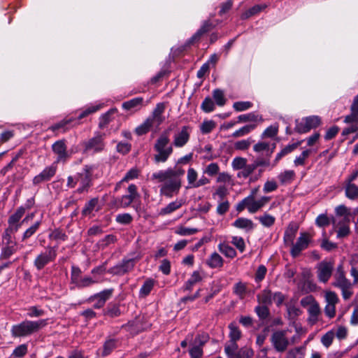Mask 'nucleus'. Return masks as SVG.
<instances>
[{
  "label": "nucleus",
  "mask_w": 358,
  "mask_h": 358,
  "mask_svg": "<svg viewBox=\"0 0 358 358\" xmlns=\"http://www.w3.org/2000/svg\"><path fill=\"white\" fill-rule=\"evenodd\" d=\"M247 208L250 213H255L258 211L256 199L252 196H248L239 203H237L236 209L238 212L243 211Z\"/></svg>",
  "instance_id": "14"
},
{
  "label": "nucleus",
  "mask_w": 358,
  "mask_h": 358,
  "mask_svg": "<svg viewBox=\"0 0 358 358\" xmlns=\"http://www.w3.org/2000/svg\"><path fill=\"white\" fill-rule=\"evenodd\" d=\"M25 213V208L24 207H20L17 209V210L13 213L8 219V224L10 225V227L13 229L15 231H17L20 225L22 224H18V222L22 218L23 215Z\"/></svg>",
  "instance_id": "20"
},
{
  "label": "nucleus",
  "mask_w": 358,
  "mask_h": 358,
  "mask_svg": "<svg viewBox=\"0 0 358 358\" xmlns=\"http://www.w3.org/2000/svg\"><path fill=\"white\" fill-rule=\"evenodd\" d=\"M207 341L206 337L198 336L195 338L194 345L189 348L191 358H201L203 355V345Z\"/></svg>",
  "instance_id": "13"
},
{
  "label": "nucleus",
  "mask_w": 358,
  "mask_h": 358,
  "mask_svg": "<svg viewBox=\"0 0 358 358\" xmlns=\"http://www.w3.org/2000/svg\"><path fill=\"white\" fill-rule=\"evenodd\" d=\"M336 217L338 220L341 222H350V210L344 205H340L335 209Z\"/></svg>",
  "instance_id": "23"
},
{
  "label": "nucleus",
  "mask_w": 358,
  "mask_h": 358,
  "mask_svg": "<svg viewBox=\"0 0 358 358\" xmlns=\"http://www.w3.org/2000/svg\"><path fill=\"white\" fill-rule=\"evenodd\" d=\"M333 226L334 229L338 228L337 237L343 238L347 236L350 233V228L348 226L349 222L344 221L341 222L338 220L337 218H334L332 220Z\"/></svg>",
  "instance_id": "21"
},
{
  "label": "nucleus",
  "mask_w": 358,
  "mask_h": 358,
  "mask_svg": "<svg viewBox=\"0 0 358 358\" xmlns=\"http://www.w3.org/2000/svg\"><path fill=\"white\" fill-rule=\"evenodd\" d=\"M96 282H98L97 280L90 276H84L79 280L76 286L79 288H83L90 287Z\"/></svg>",
  "instance_id": "47"
},
{
  "label": "nucleus",
  "mask_w": 358,
  "mask_h": 358,
  "mask_svg": "<svg viewBox=\"0 0 358 358\" xmlns=\"http://www.w3.org/2000/svg\"><path fill=\"white\" fill-rule=\"evenodd\" d=\"M155 282V280L152 278L147 279L140 289L139 296L141 297L147 296L153 289Z\"/></svg>",
  "instance_id": "33"
},
{
  "label": "nucleus",
  "mask_w": 358,
  "mask_h": 358,
  "mask_svg": "<svg viewBox=\"0 0 358 358\" xmlns=\"http://www.w3.org/2000/svg\"><path fill=\"white\" fill-rule=\"evenodd\" d=\"M259 222L266 227H270L275 223V218L267 213H264L263 215L258 218Z\"/></svg>",
  "instance_id": "52"
},
{
  "label": "nucleus",
  "mask_w": 358,
  "mask_h": 358,
  "mask_svg": "<svg viewBox=\"0 0 358 358\" xmlns=\"http://www.w3.org/2000/svg\"><path fill=\"white\" fill-rule=\"evenodd\" d=\"M310 152H311L310 150H306L303 151L299 156H297L295 158V159L294 161V165L296 166L304 165L305 161L310 155Z\"/></svg>",
  "instance_id": "58"
},
{
  "label": "nucleus",
  "mask_w": 358,
  "mask_h": 358,
  "mask_svg": "<svg viewBox=\"0 0 358 358\" xmlns=\"http://www.w3.org/2000/svg\"><path fill=\"white\" fill-rule=\"evenodd\" d=\"M238 350V345L236 341H231L227 343L224 347V351L229 358H233Z\"/></svg>",
  "instance_id": "45"
},
{
  "label": "nucleus",
  "mask_w": 358,
  "mask_h": 358,
  "mask_svg": "<svg viewBox=\"0 0 358 358\" xmlns=\"http://www.w3.org/2000/svg\"><path fill=\"white\" fill-rule=\"evenodd\" d=\"M103 106L101 103H94L91 106H87L78 116V119H82L88 115L93 113L99 109H101Z\"/></svg>",
  "instance_id": "49"
},
{
  "label": "nucleus",
  "mask_w": 358,
  "mask_h": 358,
  "mask_svg": "<svg viewBox=\"0 0 358 358\" xmlns=\"http://www.w3.org/2000/svg\"><path fill=\"white\" fill-rule=\"evenodd\" d=\"M48 324V320L41 319L36 321L24 320L12 327L10 332L13 337H27L37 333Z\"/></svg>",
  "instance_id": "2"
},
{
  "label": "nucleus",
  "mask_w": 358,
  "mask_h": 358,
  "mask_svg": "<svg viewBox=\"0 0 358 358\" xmlns=\"http://www.w3.org/2000/svg\"><path fill=\"white\" fill-rule=\"evenodd\" d=\"M267 6L266 4H262V5H255L250 8V9L245 11L241 15V19L246 20L249 17L260 13L262 10H264Z\"/></svg>",
  "instance_id": "34"
},
{
  "label": "nucleus",
  "mask_w": 358,
  "mask_h": 358,
  "mask_svg": "<svg viewBox=\"0 0 358 358\" xmlns=\"http://www.w3.org/2000/svg\"><path fill=\"white\" fill-rule=\"evenodd\" d=\"M234 293L240 299H243L248 293L247 285L242 282L236 283L234 286Z\"/></svg>",
  "instance_id": "39"
},
{
  "label": "nucleus",
  "mask_w": 358,
  "mask_h": 358,
  "mask_svg": "<svg viewBox=\"0 0 358 358\" xmlns=\"http://www.w3.org/2000/svg\"><path fill=\"white\" fill-rule=\"evenodd\" d=\"M198 231L199 230L196 228H189L183 226H179L176 229L175 233L180 236H190L197 233Z\"/></svg>",
  "instance_id": "50"
},
{
  "label": "nucleus",
  "mask_w": 358,
  "mask_h": 358,
  "mask_svg": "<svg viewBox=\"0 0 358 358\" xmlns=\"http://www.w3.org/2000/svg\"><path fill=\"white\" fill-rule=\"evenodd\" d=\"M55 154L57 155L56 164L59 162H64L69 155L66 152V146L64 141H57L52 146Z\"/></svg>",
  "instance_id": "17"
},
{
  "label": "nucleus",
  "mask_w": 358,
  "mask_h": 358,
  "mask_svg": "<svg viewBox=\"0 0 358 358\" xmlns=\"http://www.w3.org/2000/svg\"><path fill=\"white\" fill-rule=\"evenodd\" d=\"M152 126V120L148 118L143 123L136 128L135 131L137 135L141 136L148 133Z\"/></svg>",
  "instance_id": "44"
},
{
  "label": "nucleus",
  "mask_w": 358,
  "mask_h": 358,
  "mask_svg": "<svg viewBox=\"0 0 358 358\" xmlns=\"http://www.w3.org/2000/svg\"><path fill=\"white\" fill-rule=\"evenodd\" d=\"M231 243L241 252H243L245 249V243L242 237L233 236Z\"/></svg>",
  "instance_id": "60"
},
{
  "label": "nucleus",
  "mask_w": 358,
  "mask_h": 358,
  "mask_svg": "<svg viewBox=\"0 0 358 358\" xmlns=\"http://www.w3.org/2000/svg\"><path fill=\"white\" fill-rule=\"evenodd\" d=\"M229 329L230 340L236 341L239 340L241 336V331H240L236 324L231 323L229 325Z\"/></svg>",
  "instance_id": "46"
},
{
  "label": "nucleus",
  "mask_w": 358,
  "mask_h": 358,
  "mask_svg": "<svg viewBox=\"0 0 358 358\" xmlns=\"http://www.w3.org/2000/svg\"><path fill=\"white\" fill-rule=\"evenodd\" d=\"M98 203L96 199H92L87 202L83 210V214L84 215H90L94 210Z\"/></svg>",
  "instance_id": "53"
},
{
  "label": "nucleus",
  "mask_w": 358,
  "mask_h": 358,
  "mask_svg": "<svg viewBox=\"0 0 358 358\" xmlns=\"http://www.w3.org/2000/svg\"><path fill=\"white\" fill-rule=\"evenodd\" d=\"M297 229L294 227H289L285 231L284 241L287 245H294V240L296 236Z\"/></svg>",
  "instance_id": "43"
},
{
  "label": "nucleus",
  "mask_w": 358,
  "mask_h": 358,
  "mask_svg": "<svg viewBox=\"0 0 358 358\" xmlns=\"http://www.w3.org/2000/svg\"><path fill=\"white\" fill-rule=\"evenodd\" d=\"M164 110L165 104L164 103H159L157 104L152 112V117H150L152 120V124H156L157 126H159L165 120L166 118L163 115Z\"/></svg>",
  "instance_id": "18"
},
{
  "label": "nucleus",
  "mask_w": 358,
  "mask_h": 358,
  "mask_svg": "<svg viewBox=\"0 0 358 358\" xmlns=\"http://www.w3.org/2000/svg\"><path fill=\"white\" fill-rule=\"evenodd\" d=\"M311 236L307 233H301L295 244L290 250L292 257L298 256L301 252L306 249L310 242Z\"/></svg>",
  "instance_id": "9"
},
{
  "label": "nucleus",
  "mask_w": 358,
  "mask_h": 358,
  "mask_svg": "<svg viewBox=\"0 0 358 358\" xmlns=\"http://www.w3.org/2000/svg\"><path fill=\"white\" fill-rule=\"evenodd\" d=\"M211 28L212 24L210 22H204L201 27L189 39V43H193L195 41H198L203 34L210 31Z\"/></svg>",
  "instance_id": "31"
},
{
  "label": "nucleus",
  "mask_w": 358,
  "mask_h": 358,
  "mask_svg": "<svg viewBox=\"0 0 358 358\" xmlns=\"http://www.w3.org/2000/svg\"><path fill=\"white\" fill-rule=\"evenodd\" d=\"M273 295L269 289H264L257 295V300L259 303L268 306L273 303Z\"/></svg>",
  "instance_id": "32"
},
{
  "label": "nucleus",
  "mask_w": 358,
  "mask_h": 358,
  "mask_svg": "<svg viewBox=\"0 0 358 358\" xmlns=\"http://www.w3.org/2000/svg\"><path fill=\"white\" fill-rule=\"evenodd\" d=\"M229 194L227 188L224 185H220L213 194V199H219L224 201V198Z\"/></svg>",
  "instance_id": "54"
},
{
  "label": "nucleus",
  "mask_w": 358,
  "mask_h": 358,
  "mask_svg": "<svg viewBox=\"0 0 358 358\" xmlns=\"http://www.w3.org/2000/svg\"><path fill=\"white\" fill-rule=\"evenodd\" d=\"M295 177V172L292 170H286L281 172L278 178L282 184L290 183Z\"/></svg>",
  "instance_id": "38"
},
{
  "label": "nucleus",
  "mask_w": 358,
  "mask_h": 358,
  "mask_svg": "<svg viewBox=\"0 0 358 358\" xmlns=\"http://www.w3.org/2000/svg\"><path fill=\"white\" fill-rule=\"evenodd\" d=\"M275 143L262 141L256 143L253 147V150L256 152H265L266 155L269 157L273 152L275 148Z\"/></svg>",
  "instance_id": "19"
},
{
  "label": "nucleus",
  "mask_w": 358,
  "mask_h": 358,
  "mask_svg": "<svg viewBox=\"0 0 358 358\" xmlns=\"http://www.w3.org/2000/svg\"><path fill=\"white\" fill-rule=\"evenodd\" d=\"M134 259H124L121 263L110 268L108 270V273L113 275H122L127 272L131 271L134 268Z\"/></svg>",
  "instance_id": "10"
},
{
  "label": "nucleus",
  "mask_w": 358,
  "mask_h": 358,
  "mask_svg": "<svg viewBox=\"0 0 358 358\" xmlns=\"http://www.w3.org/2000/svg\"><path fill=\"white\" fill-rule=\"evenodd\" d=\"M253 351L248 348H243L240 350L238 349L233 358H250L252 356Z\"/></svg>",
  "instance_id": "57"
},
{
  "label": "nucleus",
  "mask_w": 358,
  "mask_h": 358,
  "mask_svg": "<svg viewBox=\"0 0 358 358\" xmlns=\"http://www.w3.org/2000/svg\"><path fill=\"white\" fill-rule=\"evenodd\" d=\"M143 101L142 97H136L129 101H125L122 103V108L125 110H131L134 108H139Z\"/></svg>",
  "instance_id": "36"
},
{
  "label": "nucleus",
  "mask_w": 358,
  "mask_h": 358,
  "mask_svg": "<svg viewBox=\"0 0 358 358\" xmlns=\"http://www.w3.org/2000/svg\"><path fill=\"white\" fill-rule=\"evenodd\" d=\"M271 341L276 351L284 352L289 345L287 331H275L271 336Z\"/></svg>",
  "instance_id": "7"
},
{
  "label": "nucleus",
  "mask_w": 358,
  "mask_h": 358,
  "mask_svg": "<svg viewBox=\"0 0 358 358\" xmlns=\"http://www.w3.org/2000/svg\"><path fill=\"white\" fill-rule=\"evenodd\" d=\"M334 285L335 286L338 287L340 289L351 287L350 282L345 277L343 271L340 270H338Z\"/></svg>",
  "instance_id": "37"
},
{
  "label": "nucleus",
  "mask_w": 358,
  "mask_h": 358,
  "mask_svg": "<svg viewBox=\"0 0 358 358\" xmlns=\"http://www.w3.org/2000/svg\"><path fill=\"white\" fill-rule=\"evenodd\" d=\"M134 199L131 197V196L124 195L118 200H116L117 202V206L121 207V208H126L129 206L133 201Z\"/></svg>",
  "instance_id": "59"
},
{
  "label": "nucleus",
  "mask_w": 358,
  "mask_h": 358,
  "mask_svg": "<svg viewBox=\"0 0 358 358\" xmlns=\"http://www.w3.org/2000/svg\"><path fill=\"white\" fill-rule=\"evenodd\" d=\"M203 280V273L199 271L192 273L190 278L185 282L184 288L185 290H191L193 286Z\"/></svg>",
  "instance_id": "24"
},
{
  "label": "nucleus",
  "mask_w": 358,
  "mask_h": 358,
  "mask_svg": "<svg viewBox=\"0 0 358 358\" xmlns=\"http://www.w3.org/2000/svg\"><path fill=\"white\" fill-rule=\"evenodd\" d=\"M57 165L54 162L52 165L45 168L42 172L36 176L33 179L34 185H38L43 182L50 180L56 173Z\"/></svg>",
  "instance_id": "11"
},
{
  "label": "nucleus",
  "mask_w": 358,
  "mask_h": 358,
  "mask_svg": "<svg viewBox=\"0 0 358 358\" xmlns=\"http://www.w3.org/2000/svg\"><path fill=\"white\" fill-rule=\"evenodd\" d=\"M187 188H199L210 183V180L203 175L198 179V172L192 167L187 169Z\"/></svg>",
  "instance_id": "5"
},
{
  "label": "nucleus",
  "mask_w": 358,
  "mask_h": 358,
  "mask_svg": "<svg viewBox=\"0 0 358 358\" xmlns=\"http://www.w3.org/2000/svg\"><path fill=\"white\" fill-rule=\"evenodd\" d=\"M92 175V167L86 166L80 173L76 176V180L80 187L78 188V192L82 193L85 191L90 185Z\"/></svg>",
  "instance_id": "8"
},
{
  "label": "nucleus",
  "mask_w": 358,
  "mask_h": 358,
  "mask_svg": "<svg viewBox=\"0 0 358 358\" xmlns=\"http://www.w3.org/2000/svg\"><path fill=\"white\" fill-rule=\"evenodd\" d=\"M241 171L238 173V178H246L248 177L255 169V166L252 164H247L245 166V167L242 168L241 169Z\"/></svg>",
  "instance_id": "63"
},
{
  "label": "nucleus",
  "mask_w": 358,
  "mask_h": 358,
  "mask_svg": "<svg viewBox=\"0 0 358 358\" xmlns=\"http://www.w3.org/2000/svg\"><path fill=\"white\" fill-rule=\"evenodd\" d=\"M206 264L210 268H219L222 267L224 264V259L217 252H214L206 260Z\"/></svg>",
  "instance_id": "22"
},
{
  "label": "nucleus",
  "mask_w": 358,
  "mask_h": 358,
  "mask_svg": "<svg viewBox=\"0 0 358 358\" xmlns=\"http://www.w3.org/2000/svg\"><path fill=\"white\" fill-rule=\"evenodd\" d=\"M113 293L112 289H105L98 294L92 296L90 298L91 301H94V307L100 308L103 307L106 301L111 296Z\"/></svg>",
  "instance_id": "15"
},
{
  "label": "nucleus",
  "mask_w": 358,
  "mask_h": 358,
  "mask_svg": "<svg viewBox=\"0 0 358 358\" xmlns=\"http://www.w3.org/2000/svg\"><path fill=\"white\" fill-rule=\"evenodd\" d=\"M233 225L236 228L245 229L246 231L252 230L254 228V224L252 221L244 217L238 218L236 220H235Z\"/></svg>",
  "instance_id": "29"
},
{
  "label": "nucleus",
  "mask_w": 358,
  "mask_h": 358,
  "mask_svg": "<svg viewBox=\"0 0 358 358\" xmlns=\"http://www.w3.org/2000/svg\"><path fill=\"white\" fill-rule=\"evenodd\" d=\"M245 165H247V160L243 157H235L231 162L232 168L234 170H241Z\"/></svg>",
  "instance_id": "64"
},
{
  "label": "nucleus",
  "mask_w": 358,
  "mask_h": 358,
  "mask_svg": "<svg viewBox=\"0 0 358 358\" xmlns=\"http://www.w3.org/2000/svg\"><path fill=\"white\" fill-rule=\"evenodd\" d=\"M333 265L329 262H321L317 268V276L322 282L328 281L331 275Z\"/></svg>",
  "instance_id": "16"
},
{
  "label": "nucleus",
  "mask_w": 358,
  "mask_h": 358,
  "mask_svg": "<svg viewBox=\"0 0 358 358\" xmlns=\"http://www.w3.org/2000/svg\"><path fill=\"white\" fill-rule=\"evenodd\" d=\"M220 166L217 163L213 162L206 166L203 170V173L209 176H214L219 173Z\"/></svg>",
  "instance_id": "55"
},
{
  "label": "nucleus",
  "mask_w": 358,
  "mask_h": 358,
  "mask_svg": "<svg viewBox=\"0 0 358 358\" xmlns=\"http://www.w3.org/2000/svg\"><path fill=\"white\" fill-rule=\"evenodd\" d=\"M104 134L97 132L95 136L83 143L85 152H99L103 150L105 148Z\"/></svg>",
  "instance_id": "4"
},
{
  "label": "nucleus",
  "mask_w": 358,
  "mask_h": 358,
  "mask_svg": "<svg viewBox=\"0 0 358 358\" xmlns=\"http://www.w3.org/2000/svg\"><path fill=\"white\" fill-rule=\"evenodd\" d=\"M298 145H299V143H293V144L288 145L286 147H285L283 149H282L280 150V152H279L276 155L274 162L271 166V169L273 168L282 157L287 155V154H289V153L292 152L293 150H294L298 147Z\"/></svg>",
  "instance_id": "27"
},
{
  "label": "nucleus",
  "mask_w": 358,
  "mask_h": 358,
  "mask_svg": "<svg viewBox=\"0 0 358 358\" xmlns=\"http://www.w3.org/2000/svg\"><path fill=\"white\" fill-rule=\"evenodd\" d=\"M183 204L182 199H177L174 201L171 202L166 206L160 210V215H165L171 214L176 210L179 209Z\"/></svg>",
  "instance_id": "25"
},
{
  "label": "nucleus",
  "mask_w": 358,
  "mask_h": 358,
  "mask_svg": "<svg viewBox=\"0 0 358 358\" xmlns=\"http://www.w3.org/2000/svg\"><path fill=\"white\" fill-rule=\"evenodd\" d=\"M256 127L255 124H248L245 125L241 129L235 131L231 136L234 138H239L241 136H244L251 132Z\"/></svg>",
  "instance_id": "42"
},
{
  "label": "nucleus",
  "mask_w": 358,
  "mask_h": 358,
  "mask_svg": "<svg viewBox=\"0 0 358 358\" xmlns=\"http://www.w3.org/2000/svg\"><path fill=\"white\" fill-rule=\"evenodd\" d=\"M139 174V171L137 169L133 168L130 169L124 176V177L116 185L115 190H117L121 183L124 182H129V180L137 178Z\"/></svg>",
  "instance_id": "40"
},
{
  "label": "nucleus",
  "mask_w": 358,
  "mask_h": 358,
  "mask_svg": "<svg viewBox=\"0 0 358 358\" xmlns=\"http://www.w3.org/2000/svg\"><path fill=\"white\" fill-rule=\"evenodd\" d=\"M56 256V250L54 248L48 247L36 257L34 260V266L38 270H41L45 265L53 261Z\"/></svg>",
  "instance_id": "6"
},
{
  "label": "nucleus",
  "mask_w": 358,
  "mask_h": 358,
  "mask_svg": "<svg viewBox=\"0 0 358 358\" xmlns=\"http://www.w3.org/2000/svg\"><path fill=\"white\" fill-rule=\"evenodd\" d=\"M81 270L76 266L71 267V280L75 285L78 283L81 277Z\"/></svg>",
  "instance_id": "61"
},
{
  "label": "nucleus",
  "mask_w": 358,
  "mask_h": 358,
  "mask_svg": "<svg viewBox=\"0 0 358 358\" xmlns=\"http://www.w3.org/2000/svg\"><path fill=\"white\" fill-rule=\"evenodd\" d=\"M306 355V348L304 347H298L288 351L286 358H304Z\"/></svg>",
  "instance_id": "41"
},
{
  "label": "nucleus",
  "mask_w": 358,
  "mask_h": 358,
  "mask_svg": "<svg viewBox=\"0 0 358 358\" xmlns=\"http://www.w3.org/2000/svg\"><path fill=\"white\" fill-rule=\"evenodd\" d=\"M219 251L228 258L233 259L236 256V252L231 246L224 243L218 245Z\"/></svg>",
  "instance_id": "35"
},
{
  "label": "nucleus",
  "mask_w": 358,
  "mask_h": 358,
  "mask_svg": "<svg viewBox=\"0 0 358 358\" xmlns=\"http://www.w3.org/2000/svg\"><path fill=\"white\" fill-rule=\"evenodd\" d=\"M169 131L163 132L157 140L155 145V150L157 152L155 155L154 159L157 163L165 162L169 159V156L173 152V148L171 145L168 146L169 143Z\"/></svg>",
  "instance_id": "3"
},
{
  "label": "nucleus",
  "mask_w": 358,
  "mask_h": 358,
  "mask_svg": "<svg viewBox=\"0 0 358 358\" xmlns=\"http://www.w3.org/2000/svg\"><path fill=\"white\" fill-rule=\"evenodd\" d=\"M213 97L217 105L222 106L225 104L226 99L222 90L216 89L213 92Z\"/></svg>",
  "instance_id": "51"
},
{
  "label": "nucleus",
  "mask_w": 358,
  "mask_h": 358,
  "mask_svg": "<svg viewBox=\"0 0 358 358\" xmlns=\"http://www.w3.org/2000/svg\"><path fill=\"white\" fill-rule=\"evenodd\" d=\"M306 127L301 128V131H309L310 129L317 127L320 124V118L318 116L313 115L304 118Z\"/></svg>",
  "instance_id": "30"
},
{
  "label": "nucleus",
  "mask_w": 358,
  "mask_h": 358,
  "mask_svg": "<svg viewBox=\"0 0 358 358\" xmlns=\"http://www.w3.org/2000/svg\"><path fill=\"white\" fill-rule=\"evenodd\" d=\"M190 129L189 127L184 126L180 131L175 134L173 136V145L176 148L185 146L189 140Z\"/></svg>",
  "instance_id": "12"
},
{
  "label": "nucleus",
  "mask_w": 358,
  "mask_h": 358,
  "mask_svg": "<svg viewBox=\"0 0 358 358\" xmlns=\"http://www.w3.org/2000/svg\"><path fill=\"white\" fill-rule=\"evenodd\" d=\"M278 132V127L275 124L267 127L262 134V138H273Z\"/></svg>",
  "instance_id": "56"
},
{
  "label": "nucleus",
  "mask_w": 358,
  "mask_h": 358,
  "mask_svg": "<svg viewBox=\"0 0 358 358\" xmlns=\"http://www.w3.org/2000/svg\"><path fill=\"white\" fill-rule=\"evenodd\" d=\"M185 174V170L179 165L174 168L161 170L152 174V179L164 182L160 187V194L171 198L177 194L181 187V177Z\"/></svg>",
  "instance_id": "1"
},
{
  "label": "nucleus",
  "mask_w": 358,
  "mask_h": 358,
  "mask_svg": "<svg viewBox=\"0 0 358 358\" xmlns=\"http://www.w3.org/2000/svg\"><path fill=\"white\" fill-rule=\"evenodd\" d=\"M252 142L253 141L251 138L241 140L235 143L234 148L236 150H245L250 146Z\"/></svg>",
  "instance_id": "62"
},
{
  "label": "nucleus",
  "mask_w": 358,
  "mask_h": 358,
  "mask_svg": "<svg viewBox=\"0 0 358 358\" xmlns=\"http://www.w3.org/2000/svg\"><path fill=\"white\" fill-rule=\"evenodd\" d=\"M117 112V108H111L107 113L103 114L100 117L99 127L103 128L110 121V116Z\"/></svg>",
  "instance_id": "48"
},
{
  "label": "nucleus",
  "mask_w": 358,
  "mask_h": 358,
  "mask_svg": "<svg viewBox=\"0 0 358 358\" xmlns=\"http://www.w3.org/2000/svg\"><path fill=\"white\" fill-rule=\"evenodd\" d=\"M345 196L352 200L358 197V186L353 182H345Z\"/></svg>",
  "instance_id": "28"
},
{
  "label": "nucleus",
  "mask_w": 358,
  "mask_h": 358,
  "mask_svg": "<svg viewBox=\"0 0 358 358\" xmlns=\"http://www.w3.org/2000/svg\"><path fill=\"white\" fill-rule=\"evenodd\" d=\"M309 317L308 322L310 324H315L319 318V315L320 314V309L319 307V304L317 303H314L313 306L308 307L307 309Z\"/></svg>",
  "instance_id": "26"
}]
</instances>
